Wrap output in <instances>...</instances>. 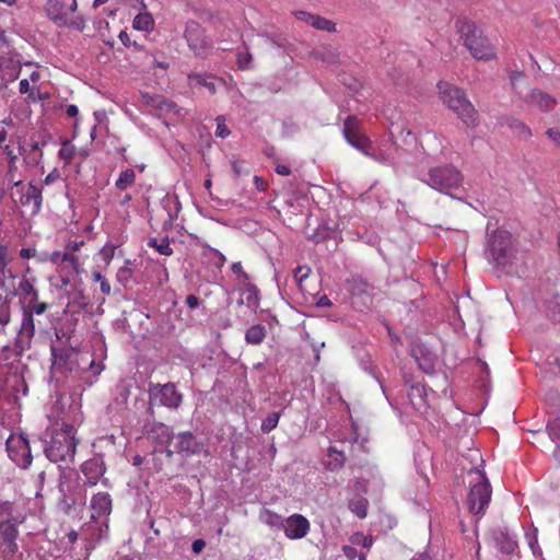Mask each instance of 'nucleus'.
Segmentation results:
<instances>
[{
  "label": "nucleus",
  "instance_id": "f257e3e1",
  "mask_svg": "<svg viewBox=\"0 0 560 560\" xmlns=\"http://www.w3.org/2000/svg\"><path fill=\"white\" fill-rule=\"evenodd\" d=\"M486 255L489 261L508 275L522 277L528 269V254L520 248L518 242L504 229L488 231Z\"/></svg>",
  "mask_w": 560,
  "mask_h": 560
},
{
  "label": "nucleus",
  "instance_id": "f03ea898",
  "mask_svg": "<svg viewBox=\"0 0 560 560\" xmlns=\"http://www.w3.org/2000/svg\"><path fill=\"white\" fill-rule=\"evenodd\" d=\"M63 405L62 398L57 399L54 407L59 409ZM70 410L57 411L50 418L55 419V427L51 430L50 439L45 444V455L52 463H71L74 459L78 441L75 440L74 425L68 423L72 419Z\"/></svg>",
  "mask_w": 560,
  "mask_h": 560
},
{
  "label": "nucleus",
  "instance_id": "7ed1b4c3",
  "mask_svg": "<svg viewBox=\"0 0 560 560\" xmlns=\"http://www.w3.org/2000/svg\"><path fill=\"white\" fill-rule=\"evenodd\" d=\"M464 46L471 57L480 61H490L497 58V49L483 32L472 22L460 21L457 24Z\"/></svg>",
  "mask_w": 560,
  "mask_h": 560
},
{
  "label": "nucleus",
  "instance_id": "20e7f679",
  "mask_svg": "<svg viewBox=\"0 0 560 560\" xmlns=\"http://www.w3.org/2000/svg\"><path fill=\"white\" fill-rule=\"evenodd\" d=\"M438 89L443 103L453 110L468 127H475L478 122V113L465 92L447 82H439Z\"/></svg>",
  "mask_w": 560,
  "mask_h": 560
},
{
  "label": "nucleus",
  "instance_id": "39448f33",
  "mask_svg": "<svg viewBox=\"0 0 560 560\" xmlns=\"http://www.w3.org/2000/svg\"><path fill=\"white\" fill-rule=\"evenodd\" d=\"M48 310L46 302L39 301V295L36 296V302L33 300L22 304L21 322L15 337V348L19 353H22L32 347L33 339L36 332L35 315H42Z\"/></svg>",
  "mask_w": 560,
  "mask_h": 560
},
{
  "label": "nucleus",
  "instance_id": "423d86ee",
  "mask_svg": "<svg viewBox=\"0 0 560 560\" xmlns=\"http://www.w3.org/2000/svg\"><path fill=\"white\" fill-rule=\"evenodd\" d=\"M468 475L470 479L467 506L471 514L481 517L491 501V485L486 474L478 468L470 469Z\"/></svg>",
  "mask_w": 560,
  "mask_h": 560
},
{
  "label": "nucleus",
  "instance_id": "0eeeda50",
  "mask_svg": "<svg viewBox=\"0 0 560 560\" xmlns=\"http://www.w3.org/2000/svg\"><path fill=\"white\" fill-rule=\"evenodd\" d=\"M421 180L439 192L448 194L451 189L462 185L463 175L454 166H436L432 167Z\"/></svg>",
  "mask_w": 560,
  "mask_h": 560
},
{
  "label": "nucleus",
  "instance_id": "6e6552de",
  "mask_svg": "<svg viewBox=\"0 0 560 560\" xmlns=\"http://www.w3.org/2000/svg\"><path fill=\"white\" fill-rule=\"evenodd\" d=\"M13 188L15 190L11 191V197L16 205L28 208L31 215H36L40 212L43 202L40 188L33 184L24 186L21 180L15 182Z\"/></svg>",
  "mask_w": 560,
  "mask_h": 560
},
{
  "label": "nucleus",
  "instance_id": "1a4fd4ad",
  "mask_svg": "<svg viewBox=\"0 0 560 560\" xmlns=\"http://www.w3.org/2000/svg\"><path fill=\"white\" fill-rule=\"evenodd\" d=\"M9 458L20 468L32 464V453L27 438L23 433H11L5 441Z\"/></svg>",
  "mask_w": 560,
  "mask_h": 560
},
{
  "label": "nucleus",
  "instance_id": "9d476101",
  "mask_svg": "<svg viewBox=\"0 0 560 560\" xmlns=\"http://www.w3.org/2000/svg\"><path fill=\"white\" fill-rule=\"evenodd\" d=\"M185 38L195 56L207 58L212 51V42L205 35L200 24L189 21L185 28Z\"/></svg>",
  "mask_w": 560,
  "mask_h": 560
},
{
  "label": "nucleus",
  "instance_id": "9b49d317",
  "mask_svg": "<svg viewBox=\"0 0 560 560\" xmlns=\"http://www.w3.org/2000/svg\"><path fill=\"white\" fill-rule=\"evenodd\" d=\"M343 136L347 142L361 151L363 154L372 156L369 152L371 148L370 139L362 132L360 121L354 116H349L343 124Z\"/></svg>",
  "mask_w": 560,
  "mask_h": 560
},
{
  "label": "nucleus",
  "instance_id": "f8f14e48",
  "mask_svg": "<svg viewBox=\"0 0 560 560\" xmlns=\"http://www.w3.org/2000/svg\"><path fill=\"white\" fill-rule=\"evenodd\" d=\"M46 15L58 26H66L77 30L84 28V20L80 16L69 19L66 8L60 0H47L44 5Z\"/></svg>",
  "mask_w": 560,
  "mask_h": 560
},
{
  "label": "nucleus",
  "instance_id": "ddd939ff",
  "mask_svg": "<svg viewBox=\"0 0 560 560\" xmlns=\"http://www.w3.org/2000/svg\"><path fill=\"white\" fill-rule=\"evenodd\" d=\"M182 401V395L177 393L173 384L152 385L150 387V405L177 408Z\"/></svg>",
  "mask_w": 560,
  "mask_h": 560
},
{
  "label": "nucleus",
  "instance_id": "4468645a",
  "mask_svg": "<svg viewBox=\"0 0 560 560\" xmlns=\"http://www.w3.org/2000/svg\"><path fill=\"white\" fill-rule=\"evenodd\" d=\"M105 463L102 456H94L85 460L81 466L83 483L89 487L95 486L105 474Z\"/></svg>",
  "mask_w": 560,
  "mask_h": 560
},
{
  "label": "nucleus",
  "instance_id": "2eb2a0df",
  "mask_svg": "<svg viewBox=\"0 0 560 560\" xmlns=\"http://www.w3.org/2000/svg\"><path fill=\"white\" fill-rule=\"evenodd\" d=\"M283 530L288 538L301 539L310 532V522L301 514H292L285 518Z\"/></svg>",
  "mask_w": 560,
  "mask_h": 560
},
{
  "label": "nucleus",
  "instance_id": "dca6fc26",
  "mask_svg": "<svg viewBox=\"0 0 560 560\" xmlns=\"http://www.w3.org/2000/svg\"><path fill=\"white\" fill-rule=\"evenodd\" d=\"M406 385L408 386V398L412 407L421 412H427L429 401L428 392L421 383L411 384L409 380L405 377Z\"/></svg>",
  "mask_w": 560,
  "mask_h": 560
},
{
  "label": "nucleus",
  "instance_id": "f3484780",
  "mask_svg": "<svg viewBox=\"0 0 560 560\" xmlns=\"http://www.w3.org/2000/svg\"><path fill=\"white\" fill-rule=\"evenodd\" d=\"M18 528L0 523V549L4 555L13 556L18 551Z\"/></svg>",
  "mask_w": 560,
  "mask_h": 560
},
{
  "label": "nucleus",
  "instance_id": "a211bd4d",
  "mask_svg": "<svg viewBox=\"0 0 560 560\" xmlns=\"http://www.w3.org/2000/svg\"><path fill=\"white\" fill-rule=\"evenodd\" d=\"M26 521V514L19 510L11 501L5 500V503L0 506V523L9 524L18 528L19 525Z\"/></svg>",
  "mask_w": 560,
  "mask_h": 560
},
{
  "label": "nucleus",
  "instance_id": "6ab92c4d",
  "mask_svg": "<svg viewBox=\"0 0 560 560\" xmlns=\"http://www.w3.org/2000/svg\"><path fill=\"white\" fill-rule=\"evenodd\" d=\"M54 366L58 370L73 372L79 365V360H83L78 352L74 351H59L52 349Z\"/></svg>",
  "mask_w": 560,
  "mask_h": 560
},
{
  "label": "nucleus",
  "instance_id": "aec40b11",
  "mask_svg": "<svg viewBox=\"0 0 560 560\" xmlns=\"http://www.w3.org/2000/svg\"><path fill=\"white\" fill-rule=\"evenodd\" d=\"M177 443L175 445L176 452L190 456L199 453L202 450V443H200L196 436L190 432H182L176 435Z\"/></svg>",
  "mask_w": 560,
  "mask_h": 560
},
{
  "label": "nucleus",
  "instance_id": "412c9836",
  "mask_svg": "<svg viewBox=\"0 0 560 560\" xmlns=\"http://www.w3.org/2000/svg\"><path fill=\"white\" fill-rule=\"evenodd\" d=\"M525 102L538 107L544 113L552 110L557 104V100L552 95L538 89L532 90L525 97Z\"/></svg>",
  "mask_w": 560,
  "mask_h": 560
},
{
  "label": "nucleus",
  "instance_id": "4be33fe9",
  "mask_svg": "<svg viewBox=\"0 0 560 560\" xmlns=\"http://www.w3.org/2000/svg\"><path fill=\"white\" fill-rule=\"evenodd\" d=\"M92 518L106 517L112 512V498L107 492H98L91 499Z\"/></svg>",
  "mask_w": 560,
  "mask_h": 560
},
{
  "label": "nucleus",
  "instance_id": "5701e85b",
  "mask_svg": "<svg viewBox=\"0 0 560 560\" xmlns=\"http://www.w3.org/2000/svg\"><path fill=\"white\" fill-rule=\"evenodd\" d=\"M294 15L298 20L312 25L316 30L326 31V32H335L336 31V24L326 18L311 14L306 11H295Z\"/></svg>",
  "mask_w": 560,
  "mask_h": 560
},
{
  "label": "nucleus",
  "instance_id": "b1692460",
  "mask_svg": "<svg viewBox=\"0 0 560 560\" xmlns=\"http://www.w3.org/2000/svg\"><path fill=\"white\" fill-rule=\"evenodd\" d=\"M492 537L495 542V547L503 553H512L517 547L515 536L510 534L505 528L494 529L492 532Z\"/></svg>",
  "mask_w": 560,
  "mask_h": 560
},
{
  "label": "nucleus",
  "instance_id": "393cba45",
  "mask_svg": "<svg viewBox=\"0 0 560 560\" xmlns=\"http://www.w3.org/2000/svg\"><path fill=\"white\" fill-rule=\"evenodd\" d=\"M411 355L417 361L419 368L425 372L431 373L434 370V354L430 352L427 348L416 345L411 349Z\"/></svg>",
  "mask_w": 560,
  "mask_h": 560
},
{
  "label": "nucleus",
  "instance_id": "a878e982",
  "mask_svg": "<svg viewBox=\"0 0 560 560\" xmlns=\"http://www.w3.org/2000/svg\"><path fill=\"white\" fill-rule=\"evenodd\" d=\"M18 294L24 299L26 303L31 300L36 302V296L39 294L35 288V279L23 276L18 285Z\"/></svg>",
  "mask_w": 560,
  "mask_h": 560
},
{
  "label": "nucleus",
  "instance_id": "bb28decb",
  "mask_svg": "<svg viewBox=\"0 0 560 560\" xmlns=\"http://www.w3.org/2000/svg\"><path fill=\"white\" fill-rule=\"evenodd\" d=\"M241 295V303L246 304V306L249 308L258 307L259 291L253 283L249 282V280L243 282Z\"/></svg>",
  "mask_w": 560,
  "mask_h": 560
},
{
  "label": "nucleus",
  "instance_id": "cd10ccee",
  "mask_svg": "<svg viewBox=\"0 0 560 560\" xmlns=\"http://www.w3.org/2000/svg\"><path fill=\"white\" fill-rule=\"evenodd\" d=\"M191 84L205 86L210 94L217 92V84L222 83L220 79L207 73H191L188 75Z\"/></svg>",
  "mask_w": 560,
  "mask_h": 560
},
{
  "label": "nucleus",
  "instance_id": "c85d7f7f",
  "mask_svg": "<svg viewBox=\"0 0 560 560\" xmlns=\"http://www.w3.org/2000/svg\"><path fill=\"white\" fill-rule=\"evenodd\" d=\"M505 124L511 131L522 140H528L533 136L530 128L517 118H506Z\"/></svg>",
  "mask_w": 560,
  "mask_h": 560
},
{
  "label": "nucleus",
  "instance_id": "c756f323",
  "mask_svg": "<svg viewBox=\"0 0 560 560\" xmlns=\"http://www.w3.org/2000/svg\"><path fill=\"white\" fill-rule=\"evenodd\" d=\"M548 315L557 322H560V283L558 290L549 299L546 300Z\"/></svg>",
  "mask_w": 560,
  "mask_h": 560
},
{
  "label": "nucleus",
  "instance_id": "7c9ffc66",
  "mask_svg": "<svg viewBox=\"0 0 560 560\" xmlns=\"http://www.w3.org/2000/svg\"><path fill=\"white\" fill-rule=\"evenodd\" d=\"M266 337V329L262 325L250 326L245 334V339L250 345H259Z\"/></svg>",
  "mask_w": 560,
  "mask_h": 560
},
{
  "label": "nucleus",
  "instance_id": "2f4dec72",
  "mask_svg": "<svg viewBox=\"0 0 560 560\" xmlns=\"http://www.w3.org/2000/svg\"><path fill=\"white\" fill-rule=\"evenodd\" d=\"M11 261L12 256L8 245H0V272L3 277L13 278L12 270L10 268Z\"/></svg>",
  "mask_w": 560,
  "mask_h": 560
},
{
  "label": "nucleus",
  "instance_id": "473e14b6",
  "mask_svg": "<svg viewBox=\"0 0 560 560\" xmlns=\"http://www.w3.org/2000/svg\"><path fill=\"white\" fill-rule=\"evenodd\" d=\"M136 182V173L131 168H126L120 172L118 178L115 182V187L119 190H125L131 187Z\"/></svg>",
  "mask_w": 560,
  "mask_h": 560
},
{
  "label": "nucleus",
  "instance_id": "72a5a7b5",
  "mask_svg": "<svg viewBox=\"0 0 560 560\" xmlns=\"http://www.w3.org/2000/svg\"><path fill=\"white\" fill-rule=\"evenodd\" d=\"M154 21L150 13H139L133 19L132 26L135 30L148 32L153 28Z\"/></svg>",
  "mask_w": 560,
  "mask_h": 560
},
{
  "label": "nucleus",
  "instance_id": "f704fd0d",
  "mask_svg": "<svg viewBox=\"0 0 560 560\" xmlns=\"http://www.w3.org/2000/svg\"><path fill=\"white\" fill-rule=\"evenodd\" d=\"M261 521L272 528L283 529V524L285 522V518H283L281 515H279L272 511L266 510L261 514Z\"/></svg>",
  "mask_w": 560,
  "mask_h": 560
},
{
  "label": "nucleus",
  "instance_id": "c9c22d12",
  "mask_svg": "<svg viewBox=\"0 0 560 560\" xmlns=\"http://www.w3.org/2000/svg\"><path fill=\"white\" fill-rule=\"evenodd\" d=\"M329 460L326 463V468L329 470H336L341 468L345 463V455L341 452H338L334 447H329L328 450Z\"/></svg>",
  "mask_w": 560,
  "mask_h": 560
},
{
  "label": "nucleus",
  "instance_id": "e433bc0d",
  "mask_svg": "<svg viewBox=\"0 0 560 560\" xmlns=\"http://www.w3.org/2000/svg\"><path fill=\"white\" fill-rule=\"evenodd\" d=\"M148 246L154 248L160 255L171 256L173 254V249L167 237L161 241L155 237L150 238L148 241Z\"/></svg>",
  "mask_w": 560,
  "mask_h": 560
},
{
  "label": "nucleus",
  "instance_id": "4c0bfd02",
  "mask_svg": "<svg viewBox=\"0 0 560 560\" xmlns=\"http://www.w3.org/2000/svg\"><path fill=\"white\" fill-rule=\"evenodd\" d=\"M368 505H369L368 500L363 499V498H360L358 500L351 501L349 503V509L359 518H365L366 515H368Z\"/></svg>",
  "mask_w": 560,
  "mask_h": 560
},
{
  "label": "nucleus",
  "instance_id": "58836bf2",
  "mask_svg": "<svg viewBox=\"0 0 560 560\" xmlns=\"http://www.w3.org/2000/svg\"><path fill=\"white\" fill-rule=\"evenodd\" d=\"M129 265H130V260L127 259L125 261V265L118 269L117 275H116L117 281L119 283H121L124 287H126L132 278V270L129 267Z\"/></svg>",
  "mask_w": 560,
  "mask_h": 560
},
{
  "label": "nucleus",
  "instance_id": "ea45409f",
  "mask_svg": "<svg viewBox=\"0 0 560 560\" xmlns=\"http://www.w3.org/2000/svg\"><path fill=\"white\" fill-rule=\"evenodd\" d=\"M280 413L279 412H270L262 421H261V431L264 433L271 432L279 422Z\"/></svg>",
  "mask_w": 560,
  "mask_h": 560
},
{
  "label": "nucleus",
  "instance_id": "a19ab883",
  "mask_svg": "<svg viewBox=\"0 0 560 560\" xmlns=\"http://www.w3.org/2000/svg\"><path fill=\"white\" fill-rule=\"evenodd\" d=\"M11 319V301L8 296L0 294V322Z\"/></svg>",
  "mask_w": 560,
  "mask_h": 560
},
{
  "label": "nucleus",
  "instance_id": "79ce46f5",
  "mask_svg": "<svg viewBox=\"0 0 560 560\" xmlns=\"http://www.w3.org/2000/svg\"><path fill=\"white\" fill-rule=\"evenodd\" d=\"M350 541L353 545L362 546L363 548H371L373 545V538L371 536H365L362 533H355L351 536Z\"/></svg>",
  "mask_w": 560,
  "mask_h": 560
},
{
  "label": "nucleus",
  "instance_id": "37998d69",
  "mask_svg": "<svg viewBox=\"0 0 560 560\" xmlns=\"http://www.w3.org/2000/svg\"><path fill=\"white\" fill-rule=\"evenodd\" d=\"M236 57V62L241 70H246L250 68L252 55L246 49L240 50Z\"/></svg>",
  "mask_w": 560,
  "mask_h": 560
},
{
  "label": "nucleus",
  "instance_id": "c03bdc74",
  "mask_svg": "<svg viewBox=\"0 0 560 560\" xmlns=\"http://www.w3.org/2000/svg\"><path fill=\"white\" fill-rule=\"evenodd\" d=\"M547 431L552 441L560 440V417L548 422Z\"/></svg>",
  "mask_w": 560,
  "mask_h": 560
},
{
  "label": "nucleus",
  "instance_id": "a18cd8bd",
  "mask_svg": "<svg viewBox=\"0 0 560 560\" xmlns=\"http://www.w3.org/2000/svg\"><path fill=\"white\" fill-rule=\"evenodd\" d=\"M526 539L528 542L529 548L532 549L533 553L540 555L541 551L538 547V540H537V528H534L532 532L526 533Z\"/></svg>",
  "mask_w": 560,
  "mask_h": 560
},
{
  "label": "nucleus",
  "instance_id": "49530a36",
  "mask_svg": "<svg viewBox=\"0 0 560 560\" xmlns=\"http://www.w3.org/2000/svg\"><path fill=\"white\" fill-rule=\"evenodd\" d=\"M217 122V129H215V136L219 138H226L230 135V129L225 125V119L223 116H218L215 119Z\"/></svg>",
  "mask_w": 560,
  "mask_h": 560
},
{
  "label": "nucleus",
  "instance_id": "de8ad7c7",
  "mask_svg": "<svg viewBox=\"0 0 560 560\" xmlns=\"http://www.w3.org/2000/svg\"><path fill=\"white\" fill-rule=\"evenodd\" d=\"M209 254H212L213 256H215L218 258V264L220 266H222L226 260L225 256L222 253H220L218 249L212 248L208 245H205L203 246V255L208 256Z\"/></svg>",
  "mask_w": 560,
  "mask_h": 560
},
{
  "label": "nucleus",
  "instance_id": "09e8293b",
  "mask_svg": "<svg viewBox=\"0 0 560 560\" xmlns=\"http://www.w3.org/2000/svg\"><path fill=\"white\" fill-rule=\"evenodd\" d=\"M59 260H62V261L69 260V261H71V264L77 262V258L68 253L61 254L60 252H54L51 254V261L58 262Z\"/></svg>",
  "mask_w": 560,
  "mask_h": 560
},
{
  "label": "nucleus",
  "instance_id": "8fccbe9b",
  "mask_svg": "<svg viewBox=\"0 0 560 560\" xmlns=\"http://www.w3.org/2000/svg\"><path fill=\"white\" fill-rule=\"evenodd\" d=\"M231 269L233 273L238 275L242 278L243 282L249 280L248 275L243 271V266L240 261L233 262Z\"/></svg>",
  "mask_w": 560,
  "mask_h": 560
},
{
  "label": "nucleus",
  "instance_id": "3c124183",
  "mask_svg": "<svg viewBox=\"0 0 560 560\" xmlns=\"http://www.w3.org/2000/svg\"><path fill=\"white\" fill-rule=\"evenodd\" d=\"M547 137L558 147H560V130L557 128H549L546 131Z\"/></svg>",
  "mask_w": 560,
  "mask_h": 560
},
{
  "label": "nucleus",
  "instance_id": "603ef678",
  "mask_svg": "<svg viewBox=\"0 0 560 560\" xmlns=\"http://www.w3.org/2000/svg\"><path fill=\"white\" fill-rule=\"evenodd\" d=\"M310 268L308 267H298L295 269V279L299 281V282H302L304 279H306L310 275Z\"/></svg>",
  "mask_w": 560,
  "mask_h": 560
},
{
  "label": "nucleus",
  "instance_id": "864d4df0",
  "mask_svg": "<svg viewBox=\"0 0 560 560\" xmlns=\"http://www.w3.org/2000/svg\"><path fill=\"white\" fill-rule=\"evenodd\" d=\"M342 552L349 560H352L359 556L357 549L352 546H343Z\"/></svg>",
  "mask_w": 560,
  "mask_h": 560
},
{
  "label": "nucleus",
  "instance_id": "5fc2aeb1",
  "mask_svg": "<svg viewBox=\"0 0 560 560\" xmlns=\"http://www.w3.org/2000/svg\"><path fill=\"white\" fill-rule=\"evenodd\" d=\"M254 184H255L256 189L259 191H265L268 187L267 182L262 177H259V176L254 177Z\"/></svg>",
  "mask_w": 560,
  "mask_h": 560
},
{
  "label": "nucleus",
  "instance_id": "6e6d98bb",
  "mask_svg": "<svg viewBox=\"0 0 560 560\" xmlns=\"http://www.w3.org/2000/svg\"><path fill=\"white\" fill-rule=\"evenodd\" d=\"M206 547V542L203 539H196L191 545V550L194 553H200Z\"/></svg>",
  "mask_w": 560,
  "mask_h": 560
},
{
  "label": "nucleus",
  "instance_id": "4d7b16f0",
  "mask_svg": "<svg viewBox=\"0 0 560 560\" xmlns=\"http://www.w3.org/2000/svg\"><path fill=\"white\" fill-rule=\"evenodd\" d=\"M35 255H36V249L34 247L22 248L20 250V256L24 259L33 258V257H35Z\"/></svg>",
  "mask_w": 560,
  "mask_h": 560
},
{
  "label": "nucleus",
  "instance_id": "13d9d810",
  "mask_svg": "<svg viewBox=\"0 0 560 560\" xmlns=\"http://www.w3.org/2000/svg\"><path fill=\"white\" fill-rule=\"evenodd\" d=\"M186 305L190 308V310H194L196 308L198 305H199V299L194 295V294H189L187 298H186Z\"/></svg>",
  "mask_w": 560,
  "mask_h": 560
},
{
  "label": "nucleus",
  "instance_id": "bf43d9fd",
  "mask_svg": "<svg viewBox=\"0 0 560 560\" xmlns=\"http://www.w3.org/2000/svg\"><path fill=\"white\" fill-rule=\"evenodd\" d=\"M66 114L68 117L74 118L79 115V108L77 105L70 104L66 107Z\"/></svg>",
  "mask_w": 560,
  "mask_h": 560
},
{
  "label": "nucleus",
  "instance_id": "052dcab7",
  "mask_svg": "<svg viewBox=\"0 0 560 560\" xmlns=\"http://www.w3.org/2000/svg\"><path fill=\"white\" fill-rule=\"evenodd\" d=\"M31 90L30 82L27 79H22L19 83V91L21 94H26Z\"/></svg>",
  "mask_w": 560,
  "mask_h": 560
},
{
  "label": "nucleus",
  "instance_id": "680f3d73",
  "mask_svg": "<svg viewBox=\"0 0 560 560\" xmlns=\"http://www.w3.org/2000/svg\"><path fill=\"white\" fill-rule=\"evenodd\" d=\"M156 429L161 431V434L166 438V440H170L172 438V433L170 431V428L166 427L163 423H160L156 425Z\"/></svg>",
  "mask_w": 560,
  "mask_h": 560
},
{
  "label": "nucleus",
  "instance_id": "e2e57ef3",
  "mask_svg": "<svg viewBox=\"0 0 560 560\" xmlns=\"http://www.w3.org/2000/svg\"><path fill=\"white\" fill-rule=\"evenodd\" d=\"M316 305L318 307H329L331 306V301L329 300L328 296L323 295L317 300Z\"/></svg>",
  "mask_w": 560,
  "mask_h": 560
},
{
  "label": "nucleus",
  "instance_id": "0e129e2a",
  "mask_svg": "<svg viewBox=\"0 0 560 560\" xmlns=\"http://www.w3.org/2000/svg\"><path fill=\"white\" fill-rule=\"evenodd\" d=\"M100 289H101L103 294H105V295H109L110 294L112 288H110L109 282L106 279H104L100 283Z\"/></svg>",
  "mask_w": 560,
  "mask_h": 560
},
{
  "label": "nucleus",
  "instance_id": "69168bd1",
  "mask_svg": "<svg viewBox=\"0 0 560 560\" xmlns=\"http://www.w3.org/2000/svg\"><path fill=\"white\" fill-rule=\"evenodd\" d=\"M276 172L279 175L288 176L291 174V168L288 165H278L276 167Z\"/></svg>",
  "mask_w": 560,
  "mask_h": 560
},
{
  "label": "nucleus",
  "instance_id": "338daca9",
  "mask_svg": "<svg viewBox=\"0 0 560 560\" xmlns=\"http://www.w3.org/2000/svg\"><path fill=\"white\" fill-rule=\"evenodd\" d=\"M82 245H83V242H70L67 245V248L75 252V250H79Z\"/></svg>",
  "mask_w": 560,
  "mask_h": 560
},
{
  "label": "nucleus",
  "instance_id": "774afa93",
  "mask_svg": "<svg viewBox=\"0 0 560 560\" xmlns=\"http://www.w3.org/2000/svg\"><path fill=\"white\" fill-rule=\"evenodd\" d=\"M411 560H432L427 553L415 556Z\"/></svg>",
  "mask_w": 560,
  "mask_h": 560
}]
</instances>
